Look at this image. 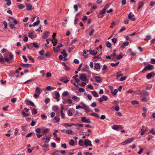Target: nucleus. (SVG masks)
Instances as JSON below:
<instances>
[{
	"instance_id": "obj_60",
	"label": "nucleus",
	"mask_w": 155,
	"mask_h": 155,
	"mask_svg": "<svg viewBox=\"0 0 155 155\" xmlns=\"http://www.w3.org/2000/svg\"><path fill=\"white\" fill-rule=\"evenodd\" d=\"M78 91L80 92H83L85 91V90L84 88L81 87L79 89Z\"/></svg>"
},
{
	"instance_id": "obj_58",
	"label": "nucleus",
	"mask_w": 155,
	"mask_h": 155,
	"mask_svg": "<svg viewBox=\"0 0 155 155\" xmlns=\"http://www.w3.org/2000/svg\"><path fill=\"white\" fill-rule=\"evenodd\" d=\"M117 39L116 38H113L112 39V41L114 44L117 42Z\"/></svg>"
},
{
	"instance_id": "obj_7",
	"label": "nucleus",
	"mask_w": 155,
	"mask_h": 155,
	"mask_svg": "<svg viewBox=\"0 0 155 155\" xmlns=\"http://www.w3.org/2000/svg\"><path fill=\"white\" fill-rule=\"evenodd\" d=\"M63 45L61 43H60V45L58 46L57 47L55 48L54 47L53 48V50L54 52L56 53L59 51L60 50V48Z\"/></svg>"
},
{
	"instance_id": "obj_59",
	"label": "nucleus",
	"mask_w": 155,
	"mask_h": 155,
	"mask_svg": "<svg viewBox=\"0 0 155 155\" xmlns=\"http://www.w3.org/2000/svg\"><path fill=\"white\" fill-rule=\"evenodd\" d=\"M87 97L88 98L89 100L91 101L92 99V96L90 94H87Z\"/></svg>"
},
{
	"instance_id": "obj_64",
	"label": "nucleus",
	"mask_w": 155,
	"mask_h": 155,
	"mask_svg": "<svg viewBox=\"0 0 155 155\" xmlns=\"http://www.w3.org/2000/svg\"><path fill=\"white\" fill-rule=\"evenodd\" d=\"M122 56L121 54H120L117 56V59L118 60H120L122 58Z\"/></svg>"
},
{
	"instance_id": "obj_2",
	"label": "nucleus",
	"mask_w": 155,
	"mask_h": 155,
	"mask_svg": "<svg viewBox=\"0 0 155 155\" xmlns=\"http://www.w3.org/2000/svg\"><path fill=\"white\" fill-rule=\"evenodd\" d=\"M65 153V151L64 150H57L53 153V155H63V154Z\"/></svg>"
},
{
	"instance_id": "obj_16",
	"label": "nucleus",
	"mask_w": 155,
	"mask_h": 155,
	"mask_svg": "<svg viewBox=\"0 0 155 155\" xmlns=\"http://www.w3.org/2000/svg\"><path fill=\"white\" fill-rule=\"evenodd\" d=\"M94 70H97L100 68V64L99 63H96L94 64Z\"/></svg>"
},
{
	"instance_id": "obj_15",
	"label": "nucleus",
	"mask_w": 155,
	"mask_h": 155,
	"mask_svg": "<svg viewBox=\"0 0 155 155\" xmlns=\"http://www.w3.org/2000/svg\"><path fill=\"white\" fill-rule=\"evenodd\" d=\"M134 15H131L130 13L128 15V18L132 21H135V18L134 17Z\"/></svg>"
},
{
	"instance_id": "obj_19",
	"label": "nucleus",
	"mask_w": 155,
	"mask_h": 155,
	"mask_svg": "<svg viewBox=\"0 0 155 155\" xmlns=\"http://www.w3.org/2000/svg\"><path fill=\"white\" fill-rule=\"evenodd\" d=\"M97 53V51L95 52L94 50H90V54L93 55H95Z\"/></svg>"
},
{
	"instance_id": "obj_3",
	"label": "nucleus",
	"mask_w": 155,
	"mask_h": 155,
	"mask_svg": "<svg viewBox=\"0 0 155 155\" xmlns=\"http://www.w3.org/2000/svg\"><path fill=\"white\" fill-rule=\"evenodd\" d=\"M8 20L11 23H13L15 25H17L18 23L15 18L12 17H10L8 19Z\"/></svg>"
},
{
	"instance_id": "obj_50",
	"label": "nucleus",
	"mask_w": 155,
	"mask_h": 155,
	"mask_svg": "<svg viewBox=\"0 0 155 155\" xmlns=\"http://www.w3.org/2000/svg\"><path fill=\"white\" fill-rule=\"evenodd\" d=\"M131 103L133 105L139 104L138 102L136 100L132 101L131 102Z\"/></svg>"
},
{
	"instance_id": "obj_48",
	"label": "nucleus",
	"mask_w": 155,
	"mask_h": 155,
	"mask_svg": "<svg viewBox=\"0 0 155 155\" xmlns=\"http://www.w3.org/2000/svg\"><path fill=\"white\" fill-rule=\"evenodd\" d=\"M69 144L71 146H73L74 144V142L73 139H71L69 142Z\"/></svg>"
},
{
	"instance_id": "obj_12",
	"label": "nucleus",
	"mask_w": 155,
	"mask_h": 155,
	"mask_svg": "<svg viewBox=\"0 0 155 155\" xmlns=\"http://www.w3.org/2000/svg\"><path fill=\"white\" fill-rule=\"evenodd\" d=\"M80 78L83 81H85L86 80V76L84 74H81L80 75Z\"/></svg>"
},
{
	"instance_id": "obj_29",
	"label": "nucleus",
	"mask_w": 155,
	"mask_h": 155,
	"mask_svg": "<svg viewBox=\"0 0 155 155\" xmlns=\"http://www.w3.org/2000/svg\"><path fill=\"white\" fill-rule=\"evenodd\" d=\"M15 24H14L11 23L9 25V26L11 29H13L15 28Z\"/></svg>"
},
{
	"instance_id": "obj_20",
	"label": "nucleus",
	"mask_w": 155,
	"mask_h": 155,
	"mask_svg": "<svg viewBox=\"0 0 155 155\" xmlns=\"http://www.w3.org/2000/svg\"><path fill=\"white\" fill-rule=\"evenodd\" d=\"M21 66L24 67H29L31 66V65L30 64H23L21 65Z\"/></svg>"
},
{
	"instance_id": "obj_14",
	"label": "nucleus",
	"mask_w": 155,
	"mask_h": 155,
	"mask_svg": "<svg viewBox=\"0 0 155 155\" xmlns=\"http://www.w3.org/2000/svg\"><path fill=\"white\" fill-rule=\"evenodd\" d=\"M25 103L27 104H28V102L32 106L35 107V106L34 103L31 101L28 100H26L25 101Z\"/></svg>"
},
{
	"instance_id": "obj_53",
	"label": "nucleus",
	"mask_w": 155,
	"mask_h": 155,
	"mask_svg": "<svg viewBox=\"0 0 155 155\" xmlns=\"http://www.w3.org/2000/svg\"><path fill=\"white\" fill-rule=\"evenodd\" d=\"M3 24L4 25L5 28V29L7 28L8 25L6 21H3Z\"/></svg>"
},
{
	"instance_id": "obj_46",
	"label": "nucleus",
	"mask_w": 155,
	"mask_h": 155,
	"mask_svg": "<svg viewBox=\"0 0 155 155\" xmlns=\"http://www.w3.org/2000/svg\"><path fill=\"white\" fill-rule=\"evenodd\" d=\"M33 46L35 48H37L39 47V45H38V44L36 42H34L33 43Z\"/></svg>"
},
{
	"instance_id": "obj_21",
	"label": "nucleus",
	"mask_w": 155,
	"mask_h": 155,
	"mask_svg": "<svg viewBox=\"0 0 155 155\" xmlns=\"http://www.w3.org/2000/svg\"><path fill=\"white\" fill-rule=\"evenodd\" d=\"M92 95L95 97H98V95L96 92L95 91H91Z\"/></svg>"
},
{
	"instance_id": "obj_37",
	"label": "nucleus",
	"mask_w": 155,
	"mask_h": 155,
	"mask_svg": "<svg viewBox=\"0 0 155 155\" xmlns=\"http://www.w3.org/2000/svg\"><path fill=\"white\" fill-rule=\"evenodd\" d=\"M69 94V92L67 91H64L62 94L63 96H66Z\"/></svg>"
},
{
	"instance_id": "obj_24",
	"label": "nucleus",
	"mask_w": 155,
	"mask_h": 155,
	"mask_svg": "<svg viewBox=\"0 0 155 155\" xmlns=\"http://www.w3.org/2000/svg\"><path fill=\"white\" fill-rule=\"evenodd\" d=\"M117 90L116 89H115L114 91H113V90H111V93L113 96H114L116 95L117 93Z\"/></svg>"
},
{
	"instance_id": "obj_28",
	"label": "nucleus",
	"mask_w": 155,
	"mask_h": 155,
	"mask_svg": "<svg viewBox=\"0 0 155 155\" xmlns=\"http://www.w3.org/2000/svg\"><path fill=\"white\" fill-rule=\"evenodd\" d=\"M138 5H139V6L138 7V10L139 9H140L141 8H142L143 6V2H140L138 3Z\"/></svg>"
},
{
	"instance_id": "obj_6",
	"label": "nucleus",
	"mask_w": 155,
	"mask_h": 155,
	"mask_svg": "<svg viewBox=\"0 0 155 155\" xmlns=\"http://www.w3.org/2000/svg\"><path fill=\"white\" fill-rule=\"evenodd\" d=\"M84 144L86 146H92L91 141L87 139H86L84 140Z\"/></svg>"
},
{
	"instance_id": "obj_39",
	"label": "nucleus",
	"mask_w": 155,
	"mask_h": 155,
	"mask_svg": "<svg viewBox=\"0 0 155 155\" xmlns=\"http://www.w3.org/2000/svg\"><path fill=\"white\" fill-rule=\"evenodd\" d=\"M152 76V74L151 73H148L147 74L146 77L147 79H150Z\"/></svg>"
},
{
	"instance_id": "obj_9",
	"label": "nucleus",
	"mask_w": 155,
	"mask_h": 155,
	"mask_svg": "<svg viewBox=\"0 0 155 155\" xmlns=\"http://www.w3.org/2000/svg\"><path fill=\"white\" fill-rule=\"evenodd\" d=\"M62 125L63 126H64L65 127H70L72 126H75V124L73 123H72L71 124L68 123H63L62 124Z\"/></svg>"
},
{
	"instance_id": "obj_34",
	"label": "nucleus",
	"mask_w": 155,
	"mask_h": 155,
	"mask_svg": "<svg viewBox=\"0 0 155 155\" xmlns=\"http://www.w3.org/2000/svg\"><path fill=\"white\" fill-rule=\"evenodd\" d=\"M28 36L30 38L32 39H33L35 38L33 33L31 32H30L28 33Z\"/></svg>"
},
{
	"instance_id": "obj_61",
	"label": "nucleus",
	"mask_w": 155,
	"mask_h": 155,
	"mask_svg": "<svg viewBox=\"0 0 155 155\" xmlns=\"http://www.w3.org/2000/svg\"><path fill=\"white\" fill-rule=\"evenodd\" d=\"M51 76V74L50 72H48L46 74V77L47 78H49Z\"/></svg>"
},
{
	"instance_id": "obj_1",
	"label": "nucleus",
	"mask_w": 155,
	"mask_h": 155,
	"mask_svg": "<svg viewBox=\"0 0 155 155\" xmlns=\"http://www.w3.org/2000/svg\"><path fill=\"white\" fill-rule=\"evenodd\" d=\"M153 65L150 64H148L143 69L142 71H146L147 70H152L153 69Z\"/></svg>"
},
{
	"instance_id": "obj_22",
	"label": "nucleus",
	"mask_w": 155,
	"mask_h": 155,
	"mask_svg": "<svg viewBox=\"0 0 155 155\" xmlns=\"http://www.w3.org/2000/svg\"><path fill=\"white\" fill-rule=\"evenodd\" d=\"M57 41L58 40L56 38H54V39H53V41L52 42L53 43V46H55L56 45L57 43Z\"/></svg>"
},
{
	"instance_id": "obj_10",
	"label": "nucleus",
	"mask_w": 155,
	"mask_h": 155,
	"mask_svg": "<svg viewBox=\"0 0 155 155\" xmlns=\"http://www.w3.org/2000/svg\"><path fill=\"white\" fill-rule=\"evenodd\" d=\"M55 98L57 100V101L58 102L60 101L59 97H60V95L59 93L57 91H55Z\"/></svg>"
},
{
	"instance_id": "obj_11",
	"label": "nucleus",
	"mask_w": 155,
	"mask_h": 155,
	"mask_svg": "<svg viewBox=\"0 0 155 155\" xmlns=\"http://www.w3.org/2000/svg\"><path fill=\"white\" fill-rule=\"evenodd\" d=\"M82 105L84 109L86 110V111L87 112L91 111V109L88 106L85 104L84 103H83Z\"/></svg>"
},
{
	"instance_id": "obj_31",
	"label": "nucleus",
	"mask_w": 155,
	"mask_h": 155,
	"mask_svg": "<svg viewBox=\"0 0 155 155\" xmlns=\"http://www.w3.org/2000/svg\"><path fill=\"white\" fill-rule=\"evenodd\" d=\"M112 128L113 129L116 130L119 128V127L117 125H114L112 127Z\"/></svg>"
},
{
	"instance_id": "obj_44",
	"label": "nucleus",
	"mask_w": 155,
	"mask_h": 155,
	"mask_svg": "<svg viewBox=\"0 0 155 155\" xmlns=\"http://www.w3.org/2000/svg\"><path fill=\"white\" fill-rule=\"evenodd\" d=\"M83 53L84 54L83 55V56L84 57V58H87L88 57V55L87 54L86 51L84 50H83Z\"/></svg>"
},
{
	"instance_id": "obj_56",
	"label": "nucleus",
	"mask_w": 155,
	"mask_h": 155,
	"mask_svg": "<svg viewBox=\"0 0 155 155\" xmlns=\"http://www.w3.org/2000/svg\"><path fill=\"white\" fill-rule=\"evenodd\" d=\"M49 129L48 128H47L43 130V132L44 133H47L48 132Z\"/></svg>"
},
{
	"instance_id": "obj_40",
	"label": "nucleus",
	"mask_w": 155,
	"mask_h": 155,
	"mask_svg": "<svg viewBox=\"0 0 155 155\" xmlns=\"http://www.w3.org/2000/svg\"><path fill=\"white\" fill-rule=\"evenodd\" d=\"M106 46L108 48H110L111 46V44L109 42H107L106 43Z\"/></svg>"
},
{
	"instance_id": "obj_62",
	"label": "nucleus",
	"mask_w": 155,
	"mask_h": 155,
	"mask_svg": "<svg viewBox=\"0 0 155 155\" xmlns=\"http://www.w3.org/2000/svg\"><path fill=\"white\" fill-rule=\"evenodd\" d=\"M23 40L25 42H26L28 41V37L26 35H25V38Z\"/></svg>"
},
{
	"instance_id": "obj_41",
	"label": "nucleus",
	"mask_w": 155,
	"mask_h": 155,
	"mask_svg": "<svg viewBox=\"0 0 155 155\" xmlns=\"http://www.w3.org/2000/svg\"><path fill=\"white\" fill-rule=\"evenodd\" d=\"M7 2L6 4L7 5L9 6L11 4V2L10 0H5Z\"/></svg>"
},
{
	"instance_id": "obj_57",
	"label": "nucleus",
	"mask_w": 155,
	"mask_h": 155,
	"mask_svg": "<svg viewBox=\"0 0 155 155\" xmlns=\"http://www.w3.org/2000/svg\"><path fill=\"white\" fill-rule=\"evenodd\" d=\"M110 5V4H107L105 5L104 8V10H106L107 9V8L109 7Z\"/></svg>"
},
{
	"instance_id": "obj_30",
	"label": "nucleus",
	"mask_w": 155,
	"mask_h": 155,
	"mask_svg": "<svg viewBox=\"0 0 155 155\" xmlns=\"http://www.w3.org/2000/svg\"><path fill=\"white\" fill-rule=\"evenodd\" d=\"M134 140V139L133 138H132L126 139L128 143H131V142L133 141Z\"/></svg>"
},
{
	"instance_id": "obj_51",
	"label": "nucleus",
	"mask_w": 155,
	"mask_h": 155,
	"mask_svg": "<svg viewBox=\"0 0 155 155\" xmlns=\"http://www.w3.org/2000/svg\"><path fill=\"white\" fill-rule=\"evenodd\" d=\"M18 8L20 9H22L25 7V6L22 4H21L18 6Z\"/></svg>"
},
{
	"instance_id": "obj_54",
	"label": "nucleus",
	"mask_w": 155,
	"mask_h": 155,
	"mask_svg": "<svg viewBox=\"0 0 155 155\" xmlns=\"http://www.w3.org/2000/svg\"><path fill=\"white\" fill-rule=\"evenodd\" d=\"M120 76H122V75L120 72H118L117 73V78H118Z\"/></svg>"
},
{
	"instance_id": "obj_17",
	"label": "nucleus",
	"mask_w": 155,
	"mask_h": 155,
	"mask_svg": "<svg viewBox=\"0 0 155 155\" xmlns=\"http://www.w3.org/2000/svg\"><path fill=\"white\" fill-rule=\"evenodd\" d=\"M140 94L142 95H144V96H148L149 95L148 93L145 90L143 91L142 92L140 93Z\"/></svg>"
},
{
	"instance_id": "obj_43",
	"label": "nucleus",
	"mask_w": 155,
	"mask_h": 155,
	"mask_svg": "<svg viewBox=\"0 0 155 155\" xmlns=\"http://www.w3.org/2000/svg\"><path fill=\"white\" fill-rule=\"evenodd\" d=\"M67 114L69 116H71L73 115L72 112L70 110L67 111Z\"/></svg>"
},
{
	"instance_id": "obj_55",
	"label": "nucleus",
	"mask_w": 155,
	"mask_h": 155,
	"mask_svg": "<svg viewBox=\"0 0 155 155\" xmlns=\"http://www.w3.org/2000/svg\"><path fill=\"white\" fill-rule=\"evenodd\" d=\"M91 106L93 107H95L97 106V104L95 102H94L91 104Z\"/></svg>"
},
{
	"instance_id": "obj_18",
	"label": "nucleus",
	"mask_w": 155,
	"mask_h": 155,
	"mask_svg": "<svg viewBox=\"0 0 155 155\" xmlns=\"http://www.w3.org/2000/svg\"><path fill=\"white\" fill-rule=\"evenodd\" d=\"M35 93L38 94L39 95L41 94L40 89L39 87H36Z\"/></svg>"
},
{
	"instance_id": "obj_33",
	"label": "nucleus",
	"mask_w": 155,
	"mask_h": 155,
	"mask_svg": "<svg viewBox=\"0 0 155 155\" xmlns=\"http://www.w3.org/2000/svg\"><path fill=\"white\" fill-rule=\"evenodd\" d=\"M119 63V62L118 61L116 63H111L110 64V65L112 67H116L118 65Z\"/></svg>"
},
{
	"instance_id": "obj_42",
	"label": "nucleus",
	"mask_w": 155,
	"mask_h": 155,
	"mask_svg": "<svg viewBox=\"0 0 155 155\" xmlns=\"http://www.w3.org/2000/svg\"><path fill=\"white\" fill-rule=\"evenodd\" d=\"M106 11L105 10H104V9L103 8L102 10L100 11L99 13L101 15L104 14L106 12Z\"/></svg>"
},
{
	"instance_id": "obj_36",
	"label": "nucleus",
	"mask_w": 155,
	"mask_h": 155,
	"mask_svg": "<svg viewBox=\"0 0 155 155\" xmlns=\"http://www.w3.org/2000/svg\"><path fill=\"white\" fill-rule=\"evenodd\" d=\"M61 54H63L64 57H66L68 55L66 53L65 50L64 49L61 52Z\"/></svg>"
},
{
	"instance_id": "obj_13",
	"label": "nucleus",
	"mask_w": 155,
	"mask_h": 155,
	"mask_svg": "<svg viewBox=\"0 0 155 155\" xmlns=\"http://www.w3.org/2000/svg\"><path fill=\"white\" fill-rule=\"evenodd\" d=\"M95 79L97 83H100L102 82V80L100 77L95 76Z\"/></svg>"
},
{
	"instance_id": "obj_23",
	"label": "nucleus",
	"mask_w": 155,
	"mask_h": 155,
	"mask_svg": "<svg viewBox=\"0 0 155 155\" xmlns=\"http://www.w3.org/2000/svg\"><path fill=\"white\" fill-rule=\"evenodd\" d=\"M66 133L68 134H71L73 133V132L71 130H67L66 131Z\"/></svg>"
},
{
	"instance_id": "obj_35",
	"label": "nucleus",
	"mask_w": 155,
	"mask_h": 155,
	"mask_svg": "<svg viewBox=\"0 0 155 155\" xmlns=\"http://www.w3.org/2000/svg\"><path fill=\"white\" fill-rule=\"evenodd\" d=\"M91 115L93 116H94L96 117H99V115L95 113H92L91 114Z\"/></svg>"
},
{
	"instance_id": "obj_25",
	"label": "nucleus",
	"mask_w": 155,
	"mask_h": 155,
	"mask_svg": "<svg viewBox=\"0 0 155 155\" xmlns=\"http://www.w3.org/2000/svg\"><path fill=\"white\" fill-rule=\"evenodd\" d=\"M49 34V32H45L43 36V38H47L48 37Z\"/></svg>"
},
{
	"instance_id": "obj_26",
	"label": "nucleus",
	"mask_w": 155,
	"mask_h": 155,
	"mask_svg": "<svg viewBox=\"0 0 155 155\" xmlns=\"http://www.w3.org/2000/svg\"><path fill=\"white\" fill-rule=\"evenodd\" d=\"M32 113L33 115H35L37 113V111L36 109L33 108L32 110Z\"/></svg>"
},
{
	"instance_id": "obj_49",
	"label": "nucleus",
	"mask_w": 155,
	"mask_h": 155,
	"mask_svg": "<svg viewBox=\"0 0 155 155\" xmlns=\"http://www.w3.org/2000/svg\"><path fill=\"white\" fill-rule=\"evenodd\" d=\"M102 98L103 100V101H107L108 100L107 97L106 96L104 95H103L102 96Z\"/></svg>"
},
{
	"instance_id": "obj_47",
	"label": "nucleus",
	"mask_w": 155,
	"mask_h": 155,
	"mask_svg": "<svg viewBox=\"0 0 155 155\" xmlns=\"http://www.w3.org/2000/svg\"><path fill=\"white\" fill-rule=\"evenodd\" d=\"M63 65L65 66V70H68L70 68H69V67L68 66H67L66 64H65L63 62Z\"/></svg>"
},
{
	"instance_id": "obj_5",
	"label": "nucleus",
	"mask_w": 155,
	"mask_h": 155,
	"mask_svg": "<svg viewBox=\"0 0 155 155\" xmlns=\"http://www.w3.org/2000/svg\"><path fill=\"white\" fill-rule=\"evenodd\" d=\"M81 121L83 123H90L91 121L89 118H87L85 117H82L81 118Z\"/></svg>"
},
{
	"instance_id": "obj_8",
	"label": "nucleus",
	"mask_w": 155,
	"mask_h": 155,
	"mask_svg": "<svg viewBox=\"0 0 155 155\" xmlns=\"http://www.w3.org/2000/svg\"><path fill=\"white\" fill-rule=\"evenodd\" d=\"M26 9L28 11H31L34 9L30 3H27L26 4Z\"/></svg>"
},
{
	"instance_id": "obj_4",
	"label": "nucleus",
	"mask_w": 155,
	"mask_h": 155,
	"mask_svg": "<svg viewBox=\"0 0 155 155\" xmlns=\"http://www.w3.org/2000/svg\"><path fill=\"white\" fill-rule=\"evenodd\" d=\"M148 128L145 126H143L141 130L140 135H143L145 132L147 131Z\"/></svg>"
},
{
	"instance_id": "obj_52",
	"label": "nucleus",
	"mask_w": 155,
	"mask_h": 155,
	"mask_svg": "<svg viewBox=\"0 0 155 155\" xmlns=\"http://www.w3.org/2000/svg\"><path fill=\"white\" fill-rule=\"evenodd\" d=\"M42 147H45L46 148H48L49 147V145L48 144L45 143L43 145L41 146Z\"/></svg>"
},
{
	"instance_id": "obj_27",
	"label": "nucleus",
	"mask_w": 155,
	"mask_h": 155,
	"mask_svg": "<svg viewBox=\"0 0 155 155\" xmlns=\"http://www.w3.org/2000/svg\"><path fill=\"white\" fill-rule=\"evenodd\" d=\"M22 113L23 114V117H26L27 116H29V114L28 113H26L25 111H22Z\"/></svg>"
},
{
	"instance_id": "obj_32",
	"label": "nucleus",
	"mask_w": 155,
	"mask_h": 155,
	"mask_svg": "<svg viewBox=\"0 0 155 155\" xmlns=\"http://www.w3.org/2000/svg\"><path fill=\"white\" fill-rule=\"evenodd\" d=\"M40 21L39 20H37V21L36 22H35L33 23V26L35 27L36 26L38 25L40 23Z\"/></svg>"
},
{
	"instance_id": "obj_45",
	"label": "nucleus",
	"mask_w": 155,
	"mask_h": 155,
	"mask_svg": "<svg viewBox=\"0 0 155 155\" xmlns=\"http://www.w3.org/2000/svg\"><path fill=\"white\" fill-rule=\"evenodd\" d=\"M151 38V37L149 35H147L145 38H144V40L145 41H148L150 40Z\"/></svg>"
},
{
	"instance_id": "obj_38",
	"label": "nucleus",
	"mask_w": 155,
	"mask_h": 155,
	"mask_svg": "<svg viewBox=\"0 0 155 155\" xmlns=\"http://www.w3.org/2000/svg\"><path fill=\"white\" fill-rule=\"evenodd\" d=\"M52 110L54 111H55L57 110L58 109V106L57 105L54 106L52 107Z\"/></svg>"
},
{
	"instance_id": "obj_63",
	"label": "nucleus",
	"mask_w": 155,
	"mask_h": 155,
	"mask_svg": "<svg viewBox=\"0 0 155 155\" xmlns=\"http://www.w3.org/2000/svg\"><path fill=\"white\" fill-rule=\"evenodd\" d=\"M36 132L38 134H40L41 132V130L40 128H38L36 130Z\"/></svg>"
}]
</instances>
